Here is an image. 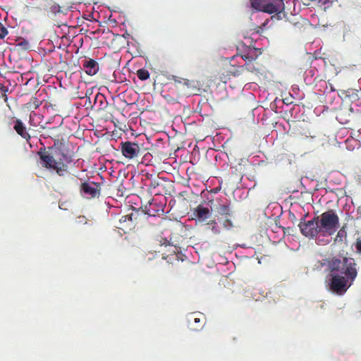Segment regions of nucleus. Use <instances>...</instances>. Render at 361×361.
Listing matches in <instances>:
<instances>
[{
    "label": "nucleus",
    "instance_id": "4468645a",
    "mask_svg": "<svg viewBox=\"0 0 361 361\" xmlns=\"http://www.w3.org/2000/svg\"><path fill=\"white\" fill-rule=\"evenodd\" d=\"M137 75L139 79L142 80H145L149 77V72L145 69H139L137 71Z\"/></svg>",
    "mask_w": 361,
    "mask_h": 361
},
{
    "label": "nucleus",
    "instance_id": "423d86ee",
    "mask_svg": "<svg viewBox=\"0 0 361 361\" xmlns=\"http://www.w3.org/2000/svg\"><path fill=\"white\" fill-rule=\"evenodd\" d=\"M81 193L85 198L90 199L99 195L98 186L93 183H85L81 186Z\"/></svg>",
    "mask_w": 361,
    "mask_h": 361
},
{
    "label": "nucleus",
    "instance_id": "ddd939ff",
    "mask_svg": "<svg viewBox=\"0 0 361 361\" xmlns=\"http://www.w3.org/2000/svg\"><path fill=\"white\" fill-rule=\"evenodd\" d=\"M217 212L222 215V216H224V215H229L230 214V209H229V207L228 205H226V204H220L218 207H217Z\"/></svg>",
    "mask_w": 361,
    "mask_h": 361
},
{
    "label": "nucleus",
    "instance_id": "dca6fc26",
    "mask_svg": "<svg viewBox=\"0 0 361 361\" xmlns=\"http://www.w3.org/2000/svg\"><path fill=\"white\" fill-rule=\"evenodd\" d=\"M154 204L152 202H149V207L147 206L145 207V212L149 216H155L156 212L159 211V209H155L153 208Z\"/></svg>",
    "mask_w": 361,
    "mask_h": 361
},
{
    "label": "nucleus",
    "instance_id": "a211bd4d",
    "mask_svg": "<svg viewBox=\"0 0 361 361\" xmlns=\"http://www.w3.org/2000/svg\"><path fill=\"white\" fill-rule=\"evenodd\" d=\"M355 248L358 254H361V237L357 239V241L355 243Z\"/></svg>",
    "mask_w": 361,
    "mask_h": 361
},
{
    "label": "nucleus",
    "instance_id": "b1692460",
    "mask_svg": "<svg viewBox=\"0 0 361 361\" xmlns=\"http://www.w3.org/2000/svg\"><path fill=\"white\" fill-rule=\"evenodd\" d=\"M344 231H342V230H340L338 232V234H337V236H336V238H341L343 235H344Z\"/></svg>",
    "mask_w": 361,
    "mask_h": 361
},
{
    "label": "nucleus",
    "instance_id": "f03ea898",
    "mask_svg": "<svg viewBox=\"0 0 361 361\" xmlns=\"http://www.w3.org/2000/svg\"><path fill=\"white\" fill-rule=\"evenodd\" d=\"M316 219L319 231V245L329 244L331 241V235L335 233L339 227L338 216L333 210H329L324 212Z\"/></svg>",
    "mask_w": 361,
    "mask_h": 361
},
{
    "label": "nucleus",
    "instance_id": "7ed1b4c3",
    "mask_svg": "<svg viewBox=\"0 0 361 361\" xmlns=\"http://www.w3.org/2000/svg\"><path fill=\"white\" fill-rule=\"evenodd\" d=\"M40 164L42 166L53 169L56 171L59 176H63L66 171V166L64 162H69L70 160L66 155L62 154L61 157L54 158L48 152H39Z\"/></svg>",
    "mask_w": 361,
    "mask_h": 361
},
{
    "label": "nucleus",
    "instance_id": "f257e3e1",
    "mask_svg": "<svg viewBox=\"0 0 361 361\" xmlns=\"http://www.w3.org/2000/svg\"><path fill=\"white\" fill-rule=\"evenodd\" d=\"M330 290L338 295L344 294L357 276V264L353 257L339 256L329 263Z\"/></svg>",
    "mask_w": 361,
    "mask_h": 361
},
{
    "label": "nucleus",
    "instance_id": "20e7f679",
    "mask_svg": "<svg viewBox=\"0 0 361 361\" xmlns=\"http://www.w3.org/2000/svg\"><path fill=\"white\" fill-rule=\"evenodd\" d=\"M299 227L301 233L306 237H315L317 243L319 245V231L316 218L308 221L300 222Z\"/></svg>",
    "mask_w": 361,
    "mask_h": 361
},
{
    "label": "nucleus",
    "instance_id": "2eb2a0df",
    "mask_svg": "<svg viewBox=\"0 0 361 361\" xmlns=\"http://www.w3.org/2000/svg\"><path fill=\"white\" fill-rule=\"evenodd\" d=\"M240 71H237V72H233L234 75H239L240 72L243 71L245 69L252 72L255 69V66L252 63H247L245 65V66H241Z\"/></svg>",
    "mask_w": 361,
    "mask_h": 361
},
{
    "label": "nucleus",
    "instance_id": "f8f14e48",
    "mask_svg": "<svg viewBox=\"0 0 361 361\" xmlns=\"http://www.w3.org/2000/svg\"><path fill=\"white\" fill-rule=\"evenodd\" d=\"M50 12L54 15L61 13L66 15L67 9L62 10L58 4H54L50 7Z\"/></svg>",
    "mask_w": 361,
    "mask_h": 361
},
{
    "label": "nucleus",
    "instance_id": "f3484780",
    "mask_svg": "<svg viewBox=\"0 0 361 361\" xmlns=\"http://www.w3.org/2000/svg\"><path fill=\"white\" fill-rule=\"evenodd\" d=\"M8 35L6 27L0 23V39H4Z\"/></svg>",
    "mask_w": 361,
    "mask_h": 361
},
{
    "label": "nucleus",
    "instance_id": "9d476101",
    "mask_svg": "<svg viewBox=\"0 0 361 361\" xmlns=\"http://www.w3.org/2000/svg\"><path fill=\"white\" fill-rule=\"evenodd\" d=\"M14 129L23 137L27 138V137H29L27 133L25 130V128L24 127L22 122L17 121V122L16 123V124L14 126Z\"/></svg>",
    "mask_w": 361,
    "mask_h": 361
},
{
    "label": "nucleus",
    "instance_id": "0eeeda50",
    "mask_svg": "<svg viewBox=\"0 0 361 361\" xmlns=\"http://www.w3.org/2000/svg\"><path fill=\"white\" fill-rule=\"evenodd\" d=\"M265 13H281L284 9V4L283 0H278L277 1L274 0L267 1V4H266Z\"/></svg>",
    "mask_w": 361,
    "mask_h": 361
},
{
    "label": "nucleus",
    "instance_id": "bb28decb",
    "mask_svg": "<svg viewBox=\"0 0 361 361\" xmlns=\"http://www.w3.org/2000/svg\"><path fill=\"white\" fill-rule=\"evenodd\" d=\"M175 82H178V83H183V79L182 80L175 79Z\"/></svg>",
    "mask_w": 361,
    "mask_h": 361
},
{
    "label": "nucleus",
    "instance_id": "393cba45",
    "mask_svg": "<svg viewBox=\"0 0 361 361\" xmlns=\"http://www.w3.org/2000/svg\"><path fill=\"white\" fill-rule=\"evenodd\" d=\"M85 217L84 216H80L78 217V223H83L84 222Z\"/></svg>",
    "mask_w": 361,
    "mask_h": 361
},
{
    "label": "nucleus",
    "instance_id": "6ab92c4d",
    "mask_svg": "<svg viewBox=\"0 0 361 361\" xmlns=\"http://www.w3.org/2000/svg\"><path fill=\"white\" fill-rule=\"evenodd\" d=\"M223 226L226 229H230L233 227V224L230 219H226L224 223Z\"/></svg>",
    "mask_w": 361,
    "mask_h": 361
},
{
    "label": "nucleus",
    "instance_id": "39448f33",
    "mask_svg": "<svg viewBox=\"0 0 361 361\" xmlns=\"http://www.w3.org/2000/svg\"><path fill=\"white\" fill-rule=\"evenodd\" d=\"M121 152L126 158L131 159L138 155L140 147L134 142H123L121 144Z\"/></svg>",
    "mask_w": 361,
    "mask_h": 361
},
{
    "label": "nucleus",
    "instance_id": "1a4fd4ad",
    "mask_svg": "<svg viewBox=\"0 0 361 361\" xmlns=\"http://www.w3.org/2000/svg\"><path fill=\"white\" fill-rule=\"evenodd\" d=\"M194 214H195L196 219L199 221H204L207 220V219H209L212 215V212H211L210 209L209 208L205 207L202 205H199L195 209Z\"/></svg>",
    "mask_w": 361,
    "mask_h": 361
},
{
    "label": "nucleus",
    "instance_id": "5701e85b",
    "mask_svg": "<svg viewBox=\"0 0 361 361\" xmlns=\"http://www.w3.org/2000/svg\"><path fill=\"white\" fill-rule=\"evenodd\" d=\"M35 116H37V114L34 112H32L30 114V122H32L34 121V117Z\"/></svg>",
    "mask_w": 361,
    "mask_h": 361
},
{
    "label": "nucleus",
    "instance_id": "6e6552de",
    "mask_svg": "<svg viewBox=\"0 0 361 361\" xmlns=\"http://www.w3.org/2000/svg\"><path fill=\"white\" fill-rule=\"evenodd\" d=\"M82 68L84 71L90 75H95L99 71L97 62L91 59H86L83 61Z\"/></svg>",
    "mask_w": 361,
    "mask_h": 361
},
{
    "label": "nucleus",
    "instance_id": "cd10ccee",
    "mask_svg": "<svg viewBox=\"0 0 361 361\" xmlns=\"http://www.w3.org/2000/svg\"><path fill=\"white\" fill-rule=\"evenodd\" d=\"M194 322H195V323H198V322H200V319H199V318H195V319H194Z\"/></svg>",
    "mask_w": 361,
    "mask_h": 361
},
{
    "label": "nucleus",
    "instance_id": "4be33fe9",
    "mask_svg": "<svg viewBox=\"0 0 361 361\" xmlns=\"http://www.w3.org/2000/svg\"><path fill=\"white\" fill-rule=\"evenodd\" d=\"M127 219L132 221V216H122L121 221H126Z\"/></svg>",
    "mask_w": 361,
    "mask_h": 361
},
{
    "label": "nucleus",
    "instance_id": "412c9836",
    "mask_svg": "<svg viewBox=\"0 0 361 361\" xmlns=\"http://www.w3.org/2000/svg\"><path fill=\"white\" fill-rule=\"evenodd\" d=\"M183 83L187 87H191V82L187 79H183Z\"/></svg>",
    "mask_w": 361,
    "mask_h": 361
},
{
    "label": "nucleus",
    "instance_id": "a878e982",
    "mask_svg": "<svg viewBox=\"0 0 361 361\" xmlns=\"http://www.w3.org/2000/svg\"><path fill=\"white\" fill-rule=\"evenodd\" d=\"M312 70H310V71H306V72H305V74H306V75H309V74H311V75H313V74H312Z\"/></svg>",
    "mask_w": 361,
    "mask_h": 361
},
{
    "label": "nucleus",
    "instance_id": "9b49d317",
    "mask_svg": "<svg viewBox=\"0 0 361 361\" xmlns=\"http://www.w3.org/2000/svg\"><path fill=\"white\" fill-rule=\"evenodd\" d=\"M207 225L208 228L210 229L214 234L216 235L220 233L221 228L215 221H210Z\"/></svg>",
    "mask_w": 361,
    "mask_h": 361
},
{
    "label": "nucleus",
    "instance_id": "aec40b11",
    "mask_svg": "<svg viewBox=\"0 0 361 361\" xmlns=\"http://www.w3.org/2000/svg\"><path fill=\"white\" fill-rule=\"evenodd\" d=\"M319 4H321L322 5H326L328 4H330L331 2V0H317Z\"/></svg>",
    "mask_w": 361,
    "mask_h": 361
}]
</instances>
